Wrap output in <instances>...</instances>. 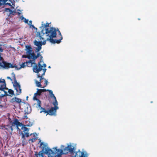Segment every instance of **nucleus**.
<instances>
[{"label":"nucleus","instance_id":"25","mask_svg":"<svg viewBox=\"0 0 157 157\" xmlns=\"http://www.w3.org/2000/svg\"><path fill=\"white\" fill-rule=\"evenodd\" d=\"M26 66H27L26 62L23 63L21 65L20 67H19V69H21V68H24Z\"/></svg>","mask_w":157,"mask_h":157},{"label":"nucleus","instance_id":"45","mask_svg":"<svg viewBox=\"0 0 157 157\" xmlns=\"http://www.w3.org/2000/svg\"><path fill=\"white\" fill-rule=\"evenodd\" d=\"M41 56V54H40V52H37V54L36 55V57L38 58L40 56Z\"/></svg>","mask_w":157,"mask_h":157},{"label":"nucleus","instance_id":"35","mask_svg":"<svg viewBox=\"0 0 157 157\" xmlns=\"http://www.w3.org/2000/svg\"><path fill=\"white\" fill-rule=\"evenodd\" d=\"M41 62V60H40V62L38 63V66L39 68L40 69L41 71L42 69L43 66L40 64V63Z\"/></svg>","mask_w":157,"mask_h":157},{"label":"nucleus","instance_id":"50","mask_svg":"<svg viewBox=\"0 0 157 157\" xmlns=\"http://www.w3.org/2000/svg\"><path fill=\"white\" fill-rule=\"evenodd\" d=\"M32 21L31 20H30L29 21V23H28L27 24L30 26V24H32Z\"/></svg>","mask_w":157,"mask_h":157},{"label":"nucleus","instance_id":"42","mask_svg":"<svg viewBox=\"0 0 157 157\" xmlns=\"http://www.w3.org/2000/svg\"><path fill=\"white\" fill-rule=\"evenodd\" d=\"M58 33L59 34V35L57 37L58 38H61V37H63L60 32H59V33Z\"/></svg>","mask_w":157,"mask_h":157},{"label":"nucleus","instance_id":"23","mask_svg":"<svg viewBox=\"0 0 157 157\" xmlns=\"http://www.w3.org/2000/svg\"><path fill=\"white\" fill-rule=\"evenodd\" d=\"M26 127H27V126L24 125V126H22V127H21V129H24L22 132H24V133L26 132H29V129L26 128Z\"/></svg>","mask_w":157,"mask_h":157},{"label":"nucleus","instance_id":"28","mask_svg":"<svg viewBox=\"0 0 157 157\" xmlns=\"http://www.w3.org/2000/svg\"><path fill=\"white\" fill-rule=\"evenodd\" d=\"M2 44L0 43V60L2 59V57H1V53L3 52V49H2Z\"/></svg>","mask_w":157,"mask_h":157},{"label":"nucleus","instance_id":"62","mask_svg":"<svg viewBox=\"0 0 157 157\" xmlns=\"http://www.w3.org/2000/svg\"><path fill=\"white\" fill-rule=\"evenodd\" d=\"M53 98L54 99V101L56 100H56V97H55V96H54V97H53Z\"/></svg>","mask_w":157,"mask_h":157},{"label":"nucleus","instance_id":"54","mask_svg":"<svg viewBox=\"0 0 157 157\" xmlns=\"http://www.w3.org/2000/svg\"><path fill=\"white\" fill-rule=\"evenodd\" d=\"M5 4L8 5L9 6H11V4L10 3H6Z\"/></svg>","mask_w":157,"mask_h":157},{"label":"nucleus","instance_id":"37","mask_svg":"<svg viewBox=\"0 0 157 157\" xmlns=\"http://www.w3.org/2000/svg\"><path fill=\"white\" fill-rule=\"evenodd\" d=\"M16 124H17V123L16 118L14 119V121L12 123L11 125L10 126H12V127L13 126H14L15 125L16 126Z\"/></svg>","mask_w":157,"mask_h":157},{"label":"nucleus","instance_id":"18","mask_svg":"<svg viewBox=\"0 0 157 157\" xmlns=\"http://www.w3.org/2000/svg\"><path fill=\"white\" fill-rule=\"evenodd\" d=\"M33 122H31L29 121V119L28 121H25V125L27 126V127H31L33 125Z\"/></svg>","mask_w":157,"mask_h":157},{"label":"nucleus","instance_id":"34","mask_svg":"<svg viewBox=\"0 0 157 157\" xmlns=\"http://www.w3.org/2000/svg\"><path fill=\"white\" fill-rule=\"evenodd\" d=\"M58 38L59 39L58 40L55 39V43L59 44L61 42V40L63 39V37Z\"/></svg>","mask_w":157,"mask_h":157},{"label":"nucleus","instance_id":"49","mask_svg":"<svg viewBox=\"0 0 157 157\" xmlns=\"http://www.w3.org/2000/svg\"><path fill=\"white\" fill-rule=\"evenodd\" d=\"M36 138L35 139H30L29 140V141H31L32 142H34V141L35 140V139H36Z\"/></svg>","mask_w":157,"mask_h":157},{"label":"nucleus","instance_id":"61","mask_svg":"<svg viewBox=\"0 0 157 157\" xmlns=\"http://www.w3.org/2000/svg\"><path fill=\"white\" fill-rule=\"evenodd\" d=\"M7 78L8 79H10L12 81V79H11V78L10 77H7Z\"/></svg>","mask_w":157,"mask_h":157},{"label":"nucleus","instance_id":"16","mask_svg":"<svg viewBox=\"0 0 157 157\" xmlns=\"http://www.w3.org/2000/svg\"><path fill=\"white\" fill-rule=\"evenodd\" d=\"M33 70L34 72L37 73L41 71L40 69L38 67L36 63H35L34 66L33 67Z\"/></svg>","mask_w":157,"mask_h":157},{"label":"nucleus","instance_id":"60","mask_svg":"<svg viewBox=\"0 0 157 157\" xmlns=\"http://www.w3.org/2000/svg\"><path fill=\"white\" fill-rule=\"evenodd\" d=\"M42 66L44 67H46V65L45 63H44Z\"/></svg>","mask_w":157,"mask_h":157},{"label":"nucleus","instance_id":"2","mask_svg":"<svg viewBox=\"0 0 157 157\" xmlns=\"http://www.w3.org/2000/svg\"><path fill=\"white\" fill-rule=\"evenodd\" d=\"M46 34V36L48 37L46 39V40H48L51 43L55 44V39L53 38L56 37V29L52 27L49 30L47 29H46V32H45Z\"/></svg>","mask_w":157,"mask_h":157},{"label":"nucleus","instance_id":"24","mask_svg":"<svg viewBox=\"0 0 157 157\" xmlns=\"http://www.w3.org/2000/svg\"><path fill=\"white\" fill-rule=\"evenodd\" d=\"M16 121L17 124H16V126L21 127H22L25 124H23L22 123L20 122L16 118Z\"/></svg>","mask_w":157,"mask_h":157},{"label":"nucleus","instance_id":"57","mask_svg":"<svg viewBox=\"0 0 157 157\" xmlns=\"http://www.w3.org/2000/svg\"><path fill=\"white\" fill-rule=\"evenodd\" d=\"M8 1V0H2V1H3L4 4H5L6 2Z\"/></svg>","mask_w":157,"mask_h":157},{"label":"nucleus","instance_id":"30","mask_svg":"<svg viewBox=\"0 0 157 157\" xmlns=\"http://www.w3.org/2000/svg\"><path fill=\"white\" fill-rule=\"evenodd\" d=\"M15 102L19 103L21 102V99L18 98L16 97H15Z\"/></svg>","mask_w":157,"mask_h":157},{"label":"nucleus","instance_id":"22","mask_svg":"<svg viewBox=\"0 0 157 157\" xmlns=\"http://www.w3.org/2000/svg\"><path fill=\"white\" fill-rule=\"evenodd\" d=\"M26 64H27L28 63H29V65H30V67H31L33 64H35V63H35V61H33V60H29V61H28L26 62Z\"/></svg>","mask_w":157,"mask_h":157},{"label":"nucleus","instance_id":"8","mask_svg":"<svg viewBox=\"0 0 157 157\" xmlns=\"http://www.w3.org/2000/svg\"><path fill=\"white\" fill-rule=\"evenodd\" d=\"M13 86L15 90H16V95H20L21 92V89L19 83L18 82H17V84L14 83H13Z\"/></svg>","mask_w":157,"mask_h":157},{"label":"nucleus","instance_id":"7","mask_svg":"<svg viewBox=\"0 0 157 157\" xmlns=\"http://www.w3.org/2000/svg\"><path fill=\"white\" fill-rule=\"evenodd\" d=\"M74 147L73 146L71 145H68L67 147H65L63 148V154H66L68 153V152L72 153L74 152Z\"/></svg>","mask_w":157,"mask_h":157},{"label":"nucleus","instance_id":"13","mask_svg":"<svg viewBox=\"0 0 157 157\" xmlns=\"http://www.w3.org/2000/svg\"><path fill=\"white\" fill-rule=\"evenodd\" d=\"M5 11L8 12H9L8 14H7L8 16H10L11 15H14L15 13H16V10H12L9 8H6Z\"/></svg>","mask_w":157,"mask_h":157},{"label":"nucleus","instance_id":"47","mask_svg":"<svg viewBox=\"0 0 157 157\" xmlns=\"http://www.w3.org/2000/svg\"><path fill=\"white\" fill-rule=\"evenodd\" d=\"M44 83L46 84V86H47L48 83V81L46 80H45Z\"/></svg>","mask_w":157,"mask_h":157},{"label":"nucleus","instance_id":"38","mask_svg":"<svg viewBox=\"0 0 157 157\" xmlns=\"http://www.w3.org/2000/svg\"><path fill=\"white\" fill-rule=\"evenodd\" d=\"M39 40H41L40 39V38ZM42 40V39L41 40ZM43 40V42H42L41 41V44H42V45H45L46 44V41H48V40H46V39L45 40H44V39Z\"/></svg>","mask_w":157,"mask_h":157},{"label":"nucleus","instance_id":"12","mask_svg":"<svg viewBox=\"0 0 157 157\" xmlns=\"http://www.w3.org/2000/svg\"><path fill=\"white\" fill-rule=\"evenodd\" d=\"M57 109L52 107L48 111V114L49 115L51 116L54 115L56 116V112Z\"/></svg>","mask_w":157,"mask_h":157},{"label":"nucleus","instance_id":"4","mask_svg":"<svg viewBox=\"0 0 157 157\" xmlns=\"http://www.w3.org/2000/svg\"><path fill=\"white\" fill-rule=\"evenodd\" d=\"M43 23V22H42L41 26L40 27L41 30L40 32H37V33H36V37H38V38H40L41 40V39H44V38L43 36H44L45 34V32H46V29H47L49 30L52 27H50L49 29L47 28L48 27H49V23H48L47 22L46 23V24Z\"/></svg>","mask_w":157,"mask_h":157},{"label":"nucleus","instance_id":"40","mask_svg":"<svg viewBox=\"0 0 157 157\" xmlns=\"http://www.w3.org/2000/svg\"><path fill=\"white\" fill-rule=\"evenodd\" d=\"M40 90H42V91L43 92H45V91H48V92H49L50 90H48V89L46 90V89H40Z\"/></svg>","mask_w":157,"mask_h":157},{"label":"nucleus","instance_id":"64","mask_svg":"<svg viewBox=\"0 0 157 157\" xmlns=\"http://www.w3.org/2000/svg\"><path fill=\"white\" fill-rule=\"evenodd\" d=\"M24 118H25L26 119H27L28 118V117H27V115L25 116H24Z\"/></svg>","mask_w":157,"mask_h":157},{"label":"nucleus","instance_id":"44","mask_svg":"<svg viewBox=\"0 0 157 157\" xmlns=\"http://www.w3.org/2000/svg\"><path fill=\"white\" fill-rule=\"evenodd\" d=\"M15 97L11 99L10 101V102L11 103H13L15 102Z\"/></svg>","mask_w":157,"mask_h":157},{"label":"nucleus","instance_id":"21","mask_svg":"<svg viewBox=\"0 0 157 157\" xmlns=\"http://www.w3.org/2000/svg\"><path fill=\"white\" fill-rule=\"evenodd\" d=\"M33 99L37 101V105L38 107L40 106L41 101L37 98L36 96H33Z\"/></svg>","mask_w":157,"mask_h":157},{"label":"nucleus","instance_id":"55","mask_svg":"<svg viewBox=\"0 0 157 157\" xmlns=\"http://www.w3.org/2000/svg\"><path fill=\"white\" fill-rule=\"evenodd\" d=\"M43 57L41 56H40V60H41V62H43V60L42 59Z\"/></svg>","mask_w":157,"mask_h":157},{"label":"nucleus","instance_id":"53","mask_svg":"<svg viewBox=\"0 0 157 157\" xmlns=\"http://www.w3.org/2000/svg\"><path fill=\"white\" fill-rule=\"evenodd\" d=\"M26 58H28L29 59H32V56H28L26 57Z\"/></svg>","mask_w":157,"mask_h":157},{"label":"nucleus","instance_id":"32","mask_svg":"<svg viewBox=\"0 0 157 157\" xmlns=\"http://www.w3.org/2000/svg\"><path fill=\"white\" fill-rule=\"evenodd\" d=\"M50 94V96L51 98H52L53 97H54L55 96L54 94H53V91L51 90L49 92Z\"/></svg>","mask_w":157,"mask_h":157},{"label":"nucleus","instance_id":"14","mask_svg":"<svg viewBox=\"0 0 157 157\" xmlns=\"http://www.w3.org/2000/svg\"><path fill=\"white\" fill-rule=\"evenodd\" d=\"M27 107L25 108V109L24 110V111L25 112V114H28L30 113L31 111V107L29 105V104L27 103Z\"/></svg>","mask_w":157,"mask_h":157},{"label":"nucleus","instance_id":"48","mask_svg":"<svg viewBox=\"0 0 157 157\" xmlns=\"http://www.w3.org/2000/svg\"><path fill=\"white\" fill-rule=\"evenodd\" d=\"M42 79H44V80H45V79L44 78V77H42V76H40V81H41Z\"/></svg>","mask_w":157,"mask_h":157},{"label":"nucleus","instance_id":"63","mask_svg":"<svg viewBox=\"0 0 157 157\" xmlns=\"http://www.w3.org/2000/svg\"><path fill=\"white\" fill-rule=\"evenodd\" d=\"M45 74V73L43 72V73L40 76L43 77L44 75Z\"/></svg>","mask_w":157,"mask_h":157},{"label":"nucleus","instance_id":"39","mask_svg":"<svg viewBox=\"0 0 157 157\" xmlns=\"http://www.w3.org/2000/svg\"><path fill=\"white\" fill-rule=\"evenodd\" d=\"M9 94H1L0 95V98L4 97L5 96H9Z\"/></svg>","mask_w":157,"mask_h":157},{"label":"nucleus","instance_id":"29","mask_svg":"<svg viewBox=\"0 0 157 157\" xmlns=\"http://www.w3.org/2000/svg\"><path fill=\"white\" fill-rule=\"evenodd\" d=\"M30 55L32 56V59H33V61H35V60L37 58L36 56L34 54H33L32 53V54Z\"/></svg>","mask_w":157,"mask_h":157},{"label":"nucleus","instance_id":"10","mask_svg":"<svg viewBox=\"0 0 157 157\" xmlns=\"http://www.w3.org/2000/svg\"><path fill=\"white\" fill-rule=\"evenodd\" d=\"M88 155L86 152H81L79 150L78 151L76 152L75 157H88Z\"/></svg>","mask_w":157,"mask_h":157},{"label":"nucleus","instance_id":"19","mask_svg":"<svg viewBox=\"0 0 157 157\" xmlns=\"http://www.w3.org/2000/svg\"><path fill=\"white\" fill-rule=\"evenodd\" d=\"M21 134L22 135V139H24L25 137V136L26 135V137H29V132H26L25 133H23L22 132H21Z\"/></svg>","mask_w":157,"mask_h":157},{"label":"nucleus","instance_id":"1","mask_svg":"<svg viewBox=\"0 0 157 157\" xmlns=\"http://www.w3.org/2000/svg\"><path fill=\"white\" fill-rule=\"evenodd\" d=\"M46 34V36L48 37L46 39V40H48L51 43L55 44V39L53 38L56 37V29L52 27L49 30L47 29H46V32H45Z\"/></svg>","mask_w":157,"mask_h":157},{"label":"nucleus","instance_id":"56","mask_svg":"<svg viewBox=\"0 0 157 157\" xmlns=\"http://www.w3.org/2000/svg\"><path fill=\"white\" fill-rule=\"evenodd\" d=\"M42 70H43L44 72L45 73V72L46 70V68H45L42 69Z\"/></svg>","mask_w":157,"mask_h":157},{"label":"nucleus","instance_id":"31","mask_svg":"<svg viewBox=\"0 0 157 157\" xmlns=\"http://www.w3.org/2000/svg\"><path fill=\"white\" fill-rule=\"evenodd\" d=\"M10 67H11V68H13L15 67L16 70H20V69H19V67H17V66L16 65H13L12 64V65H11L10 66Z\"/></svg>","mask_w":157,"mask_h":157},{"label":"nucleus","instance_id":"27","mask_svg":"<svg viewBox=\"0 0 157 157\" xmlns=\"http://www.w3.org/2000/svg\"><path fill=\"white\" fill-rule=\"evenodd\" d=\"M8 92L11 95L10 96L11 97H12L13 95H15L13 90L11 89H9L8 90Z\"/></svg>","mask_w":157,"mask_h":157},{"label":"nucleus","instance_id":"52","mask_svg":"<svg viewBox=\"0 0 157 157\" xmlns=\"http://www.w3.org/2000/svg\"><path fill=\"white\" fill-rule=\"evenodd\" d=\"M10 129H11V132L10 133L11 134V133L13 132V128L12 126H10Z\"/></svg>","mask_w":157,"mask_h":157},{"label":"nucleus","instance_id":"9","mask_svg":"<svg viewBox=\"0 0 157 157\" xmlns=\"http://www.w3.org/2000/svg\"><path fill=\"white\" fill-rule=\"evenodd\" d=\"M10 63H7L3 61V58L0 60V66L4 68L9 69L11 68L10 66L12 65Z\"/></svg>","mask_w":157,"mask_h":157},{"label":"nucleus","instance_id":"43","mask_svg":"<svg viewBox=\"0 0 157 157\" xmlns=\"http://www.w3.org/2000/svg\"><path fill=\"white\" fill-rule=\"evenodd\" d=\"M40 89H39V90L38 91V94L39 96H40L41 95V94L42 92H43L42 90H40Z\"/></svg>","mask_w":157,"mask_h":157},{"label":"nucleus","instance_id":"17","mask_svg":"<svg viewBox=\"0 0 157 157\" xmlns=\"http://www.w3.org/2000/svg\"><path fill=\"white\" fill-rule=\"evenodd\" d=\"M37 108H40V113H41L42 112L44 113H47L46 115L48 114V110H46L45 108H43L41 107H38V106L37 107Z\"/></svg>","mask_w":157,"mask_h":157},{"label":"nucleus","instance_id":"11","mask_svg":"<svg viewBox=\"0 0 157 157\" xmlns=\"http://www.w3.org/2000/svg\"><path fill=\"white\" fill-rule=\"evenodd\" d=\"M2 80H0V90H4L6 89V84L4 79H2Z\"/></svg>","mask_w":157,"mask_h":157},{"label":"nucleus","instance_id":"26","mask_svg":"<svg viewBox=\"0 0 157 157\" xmlns=\"http://www.w3.org/2000/svg\"><path fill=\"white\" fill-rule=\"evenodd\" d=\"M35 83L36 84V86L38 87H41V84L40 81L38 82L36 80H35ZM43 88H44V87H42Z\"/></svg>","mask_w":157,"mask_h":157},{"label":"nucleus","instance_id":"59","mask_svg":"<svg viewBox=\"0 0 157 157\" xmlns=\"http://www.w3.org/2000/svg\"><path fill=\"white\" fill-rule=\"evenodd\" d=\"M30 27H32L33 29L35 27L33 25H32V24H30Z\"/></svg>","mask_w":157,"mask_h":157},{"label":"nucleus","instance_id":"15","mask_svg":"<svg viewBox=\"0 0 157 157\" xmlns=\"http://www.w3.org/2000/svg\"><path fill=\"white\" fill-rule=\"evenodd\" d=\"M25 48H26L25 50L27 51L26 53H28L29 55L31 54L33 50L31 46L29 45H26Z\"/></svg>","mask_w":157,"mask_h":157},{"label":"nucleus","instance_id":"20","mask_svg":"<svg viewBox=\"0 0 157 157\" xmlns=\"http://www.w3.org/2000/svg\"><path fill=\"white\" fill-rule=\"evenodd\" d=\"M52 104L54 105V107L53 108L57 109H59V107L58 106V102L57 100L54 101L52 102Z\"/></svg>","mask_w":157,"mask_h":157},{"label":"nucleus","instance_id":"6","mask_svg":"<svg viewBox=\"0 0 157 157\" xmlns=\"http://www.w3.org/2000/svg\"><path fill=\"white\" fill-rule=\"evenodd\" d=\"M38 41H37L35 40L34 42V44L37 47H34V48L35 49V52H39L42 48V44H41V41H39V40H38Z\"/></svg>","mask_w":157,"mask_h":157},{"label":"nucleus","instance_id":"46","mask_svg":"<svg viewBox=\"0 0 157 157\" xmlns=\"http://www.w3.org/2000/svg\"><path fill=\"white\" fill-rule=\"evenodd\" d=\"M28 19H27L25 18H24V22H25V23L27 24L28 23Z\"/></svg>","mask_w":157,"mask_h":157},{"label":"nucleus","instance_id":"41","mask_svg":"<svg viewBox=\"0 0 157 157\" xmlns=\"http://www.w3.org/2000/svg\"><path fill=\"white\" fill-rule=\"evenodd\" d=\"M37 91H36V93H35L34 94L33 96H38V91L39 90V89L37 88Z\"/></svg>","mask_w":157,"mask_h":157},{"label":"nucleus","instance_id":"36","mask_svg":"<svg viewBox=\"0 0 157 157\" xmlns=\"http://www.w3.org/2000/svg\"><path fill=\"white\" fill-rule=\"evenodd\" d=\"M4 127L5 128V129L8 131H9L10 130V126L9 125L5 126Z\"/></svg>","mask_w":157,"mask_h":157},{"label":"nucleus","instance_id":"58","mask_svg":"<svg viewBox=\"0 0 157 157\" xmlns=\"http://www.w3.org/2000/svg\"><path fill=\"white\" fill-rule=\"evenodd\" d=\"M2 91H3L4 92L5 94H8L7 93V92L6 91H5L4 90H1Z\"/></svg>","mask_w":157,"mask_h":157},{"label":"nucleus","instance_id":"3","mask_svg":"<svg viewBox=\"0 0 157 157\" xmlns=\"http://www.w3.org/2000/svg\"><path fill=\"white\" fill-rule=\"evenodd\" d=\"M45 153L46 154L48 155V157H53L56 154H57L55 157H61L63 150L60 149H57V147H55L52 148V150L50 148H47Z\"/></svg>","mask_w":157,"mask_h":157},{"label":"nucleus","instance_id":"5","mask_svg":"<svg viewBox=\"0 0 157 157\" xmlns=\"http://www.w3.org/2000/svg\"><path fill=\"white\" fill-rule=\"evenodd\" d=\"M40 146H42V150L39 151L38 154L37 152H35V155L36 157H44L43 153L45 154L46 149L47 148H50L48 147L47 143H44L43 142H41Z\"/></svg>","mask_w":157,"mask_h":157},{"label":"nucleus","instance_id":"33","mask_svg":"<svg viewBox=\"0 0 157 157\" xmlns=\"http://www.w3.org/2000/svg\"><path fill=\"white\" fill-rule=\"evenodd\" d=\"M11 74L13 75V78L14 83L17 84V80L16 79L15 74L14 73V72H12V73Z\"/></svg>","mask_w":157,"mask_h":157},{"label":"nucleus","instance_id":"51","mask_svg":"<svg viewBox=\"0 0 157 157\" xmlns=\"http://www.w3.org/2000/svg\"><path fill=\"white\" fill-rule=\"evenodd\" d=\"M19 127L18 126H16V128L17 129V131H19V132H20L21 131V129L19 128Z\"/></svg>","mask_w":157,"mask_h":157}]
</instances>
